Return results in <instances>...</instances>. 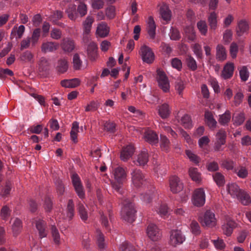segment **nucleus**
I'll list each match as a JSON object with an SVG mask.
<instances>
[{
	"label": "nucleus",
	"instance_id": "f257e3e1",
	"mask_svg": "<svg viewBox=\"0 0 251 251\" xmlns=\"http://www.w3.org/2000/svg\"><path fill=\"white\" fill-rule=\"evenodd\" d=\"M132 182L137 188L142 187L144 190L152 191L154 189L151 183L144 179V176L139 170L135 169L131 173Z\"/></svg>",
	"mask_w": 251,
	"mask_h": 251
},
{
	"label": "nucleus",
	"instance_id": "f03ea898",
	"mask_svg": "<svg viewBox=\"0 0 251 251\" xmlns=\"http://www.w3.org/2000/svg\"><path fill=\"white\" fill-rule=\"evenodd\" d=\"M115 181H112V187L116 191L119 192L123 184L126 180L127 174L125 169L121 167H118L113 170Z\"/></svg>",
	"mask_w": 251,
	"mask_h": 251
},
{
	"label": "nucleus",
	"instance_id": "7ed1b4c3",
	"mask_svg": "<svg viewBox=\"0 0 251 251\" xmlns=\"http://www.w3.org/2000/svg\"><path fill=\"white\" fill-rule=\"evenodd\" d=\"M136 210L134 204L126 200L123 203V207L121 210V216L123 220L131 223L135 221Z\"/></svg>",
	"mask_w": 251,
	"mask_h": 251
},
{
	"label": "nucleus",
	"instance_id": "20e7f679",
	"mask_svg": "<svg viewBox=\"0 0 251 251\" xmlns=\"http://www.w3.org/2000/svg\"><path fill=\"white\" fill-rule=\"evenodd\" d=\"M199 221L203 227L211 228L217 224L215 214L210 210H206L202 216L200 217Z\"/></svg>",
	"mask_w": 251,
	"mask_h": 251
},
{
	"label": "nucleus",
	"instance_id": "39448f33",
	"mask_svg": "<svg viewBox=\"0 0 251 251\" xmlns=\"http://www.w3.org/2000/svg\"><path fill=\"white\" fill-rule=\"evenodd\" d=\"M159 87L164 92H167L169 91L170 84L168 78L165 73L158 69L157 70V76L156 78Z\"/></svg>",
	"mask_w": 251,
	"mask_h": 251
},
{
	"label": "nucleus",
	"instance_id": "423d86ee",
	"mask_svg": "<svg viewBox=\"0 0 251 251\" xmlns=\"http://www.w3.org/2000/svg\"><path fill=\"white\" fill-rule=\"evenodd\" d=\"M226 130L221 128L219 129L215 135V141L214 143V149L216 151H219L222 149V146L226 143Z\"/></svg>",
	"mask_w": 251,
	"mask_h": 251
},
{
	"label": "nucleus",
	"instance_id": "0eeeda50",
	"mask_svg": "<svg viewBox=\"0 0 251 251\" xmlns=\"http://www.w3.org/2000/svg\"><path fill=\"white\" fill-rule=\"evenodd\" d=\"M185 240L184 235L181 230L174 229L170 232L169 243L174 247L182 244Z\"/></svg>",
	"mask_w": 251,
	"mask_h": 251
},
{
	"label": "nucleus",
	"instance_id": "6e6552de",
	"mask_svg": "<svg viewBox=\"0 0 251 251\" xmlns=\"http://www.w3.org/2000/svg\"><path fill=\"white\" fill-rule=\"evenodd\" d=\"M139 53L143 61L147 63L151 64L154 59V53L151 49L146 45L142 46Z\"/></svg>",
	"mask_w": 251,
	"mask_h": 251
},
{
	"label": "nucleus",
	"instance_id": "1a4fd4ad",
	"mask_svg": "<svg viewBox=\"0 0 251 251\" xmlns=\"http://www.w3.org/2000/svg\"><path fill=\"white\" fill-rule=\"evenodd\" d=\"M205 201V196L203 189L198 188L195 190L193 196V203L197 207L204 205Z\"/></svg>",
	"mask_w": 251,
	"mask_h": 251
},
{
	"label": "nucleus",
	"instance_id": "9d476101",
	"mask_svg": "<svg viewBox=\"0 0 251 251\" xmlns=\"http://www.w3.org/2000/svg\"><path fill=\"white\" fill-rule=\"evenodd\" d=\"M71 178L76 194L80 199H83L84 197L85 193L79 176L77 174L74 173L71 176Z\"/></svg>",
	"mask_w": 251,
	"mask_h": 251
},
{
	"label": "nucleus",
	"instance_id": "9b49d317",
	"mask_svg": "<svg viewBox=\"0 0 251 251\" xmlns=\"http://www.w3.org/2000/svg\"><path fill=\"white\" fill-rule=\"evenodd\" d=\"M169 185L170 190L173 193H179L183 188V183L180 178L176 176H173L170 177Z\"/></svg>",
	"mask_w": 251,
	"mask_h": 251
},
{
	"label": "nucleus",
	"instance_id": "f8f14e48",
	"mask_svg": "<svg viewBox=\"0 0 251 251\" xmlns=\"http://www.w3.org/2000/svg\"><path fill=\"white\" fill-rule=\"evenodd\" d=\"M60 46L65 52L70 53L75 50V45L73 39L70 38H65L62 40Z\"/></svg>",
	"mask_w": 251,
	"mask_h": 251
},
{
	"label": "nucleus",
	"instance_id": "ddd939ff",
	"mask_svg": "<svg viewBox=\"0 0 251 251\" xmlns=\"http://www.w3.org/2000/svg\"><path fill=\"white\" fill-rule=\"evenodd\" d=\"M147 233L149 237L153 241L157 240L160 237V233L157 226L153 224H149Z\"/></svg>",
	"mask_w": 251,
	"mask_h": 251
},
{
	"label": "nucleus",
	"instance_id": "4468645a",
	"mask_svg": "<svg viewBox=\"0 0 251 251\" xmlns=\"http://www.w3.org/2000/svg\"><path fill=\"white\" fill-rule=\"evenodd\" d=\"M236 226L235 222L231 220L229 218L226 219V223L222 226V229L224 234L227 236H229L231 235L233 230Z\"/></svg>",
	"mask_w": 251,
	"mask_h": 251
},
{
	"label": "nucleus",
	"instance_id": "2eb2a0df",
	"mask_svg": "<svg viewBox=\"0 0 251 251\" xmlns=\"http://www.w3.org/2000/svg\"><path fill=\"white\" fill-rule=\"evenodd\" d=\"M134 148L131 145L124 147L121 152L120 158L124 161H127L133 154Z\"/></svg>",
	"mask_w": 251,
	"mask_h": 251
},
{
	"label": "nucleus",
	"instance_id": "dca6fc26",
	"mask_svg": "<svg viewBox=\"0 0 251 251\" xmlns=\"http://www.w3.org/2000/svg\"><path fill=\"white\" fill-rule=\"evenodd\" d=\"M59 45L58 43L54 42H47L42 44L41 51L44 53L53 52L59 48Z\"/></svg>",
	"mask_w": 251,
	"mask_h": 251
},
{
	"label": "nucleus",
	"instance_id": "f3484780",
	"mask_svg": "<svg viewBox=\"0 0 251 251\" xmlns=\"http://www.w3.org/2000/svg\"><path fill=\"white\" fill-rule=\"evenodd\" d=\"M234 66L233 63H226L222 72L221 76L225 79L231 78L233 74Z\"/></svg>",
	"mask_w": 251,
	"mask_h": 251
},
{
	"label": "nucleus",
	"instance_id": "a211bd4d",
	"mask_svg": "<svg viewBox=\"0 0 251 251\" xmlns=\"http://www.w3.org/2000/svg\"><path fill=\"white\" fill-rule=\"evenodd\" d=\"M147 31L150 38L154 39L156 35V25L152 16L149 17Z\"/></svg>",
	"mask_w": 251,
	"mask_h": 251
},
{
	"label": "nucleus",
	"instance_id": "6ab92c4d",
	"mask_svg": "<svg viewBox=\"0 0 251 251\" xmlns=\"http://www.w3.org/2000/svg\"><path fill=\"white\" fill-rule=\"evenodd\" d=\"M109 33V27L105 22H101L98 25L97 30V34L100 37L104 38L108 36Z\"/></svg>",
	"mask_w": 251,
	"mask_h": 251
},
{
	"label": "nucleus",
	"instance_id": "aec40b11",
	"mask_svg": "<svg viewBox=\"0 0 251 251\" xmlns=\"http://www.w3.org/2000/svg\"><path fill=\"white\" fill-rule=\"evenodd\" d=\"M226 189L228 193L233 198L239 197V194L242 191L238 185L234 183L228 184L226 186Z\"/></svg>",
	"mask_w": 251,
	"mask_h": 251
},
{
	"label": "nucleus",
	"instance_id": "412c9836",
	"mask_svg": "<svg viewBox=\"0 0 251 251\" xmlns=\"http://www.w3.org/2000/svg\"><path fill=\"white\" fill-rule=\"evenodd\" d=\"M249 29V25L245 20L240 21L236 29V34L238 36H241L244 33L247 32Z\"/></svg>",
	"mask_w": 251,
	"mask_h": 251
},
{
	"label": "nucleus",
	"instance_id": "4be33fe9",
	"mask_svg": "<svg viewBox=\"0 0 251 251\" xmlns=\"http://www.w3.org/2000/svg\"><path fill=\"white\" fill-rule=\"evenodd\" d=\"M36 227L39 231V236L41 238L46 237L47 231L46 230V223L42 220H38L36 221Z\"/></svg>",
	"mask_w": 251,
	"mask_h": 251
},
{
	"label": "nucleus",
	"instance_id": "5701e85b",
	"mask_svg": "<svg viewBox=\"0 0 251 251\" xmlns=\"http://www.w3.org/2000/svg\"><path fill=\"white\" fill-rule=\"evenodd\" d=\"M68 69V62L65 58H60L57 62L56 69L60 74L65 73Z\"/></svg>",
	"mask_w": 251,
	"mask_h": 251
},
{
	"label": "nucleus",
	"instance_id": "b1692460",
	"mask_svg": "<svg viewBox=\"0 0 251 251\" xmlns=\"http://www.w3.org/2000/svg\"><path fill=\"white\" fill-rule=\"evenodd\" d=\"M205 122L211 129H214L217 126V121L214 119L211 112L206 111L204 114Z\"/></svg>",
	"mask_w": 251,
	"mask_h": 251
},
{
	"label": "nucleus",
	"instance_id": "393cba45",
	"mask_svg": "<svg viewBox=\"0 0 251 251\" xmlns=\"http://www.w3.org/2000/svg\"><path fill=\"white\" fill-rule=\"evenodd\" d=\"M98 46L94 42H90L87 47V52L89 57L91 60H95L98 55Z\"/></svg>",
	"mask_w": 251,
	"mask_h": 251
},
{
	"label": "nucleus",
	"instance_id": "a878e982",
	"mask_svg": "<svg viewBox=\"0 0 251 251\" xmlns=\"http://www.w3.org/2000/svg\"><path fill=\"white\" fill-rule=\"evenodd\" d=\"M80 80L78 78L72 79H64L61 81V85L62 87L66 88H75L80 84Z\"/></svg>",
	"mask_w": 251,
	"mask_h": 251
},
{
	"label": "nucleus",
	"instance_id": "bb28decb",
	"mask_svg": "<svg viewBox=\"0 0 251 251\" xmlns=\"http://www.w3.org/2000/svg\"><path fill=\"white\" fill-rule=\"evenodd\" d=\"M145 140L151 144H155L158 142V138L157 134L151 130L145 133Z\"/></svg>",
	"mask_w": 251,
	"mask_h": 251
},
{
	"label": "nucleus",
	"instance_id": "cd10ccee",
	"mask_svg": "<svg viewBox=\"0 0 251 251\" xmlns=\"http://www.w3.org/2000/svg\"><path fill=\"white\" fill-rule=\"evenodd\" d=\"M216 59L219 61H224L226 58V53L225 48L221 44L216 47Z\"/></svg>",
	"mask_w": 251,
	"mask_h": 251
},
{
	"label": "nucleus",
	"instance_id": "c85d7f7f",
	"mask_svg": "<svg viewBox=\"0 0 251 251\" xmlns=\"http://www.w3.org/2000/svg\"><path fill=\"white\" fill-rule=\"evenodd\" d=\"M94 20L92 16H88L85 20L83 23V34L87 36L90 33L92 25L94 22Z\"/></svg>",
	"mask_w": 251,
	"mask_h": 251
},
{
	"label": "nucleus",
	"instance_id": "c756f323",
	"mask_svg": "<svg viewBox=\"0 0 251 251\" xmlns=\"http://www.w3.org/2000/svg\"><path fill=\"white\" fill-rule=\"evenodd\" d=\"M76 10V5L75 4H70L66 8L65 12L71 20L75 21L77 18Z\"/></svg>",
	"mask_w": 251,
	"mask_h": 251
},
{
	"label": "nucleus",
	"instance_id": "7c9ffc66",
	"mask_svg": "<svg viewBox=\"0 0 251 251\" xmlns=\"http://www.w3.org/2000/svg\"><path fill=\"white\" fill-rule=\"evenodd\" d=\"M63 13L60 10H55L53 12L52 15L50 16V21L55 25H57L60 26L63 25L61 23L58 22V21L61 19L63 17Z\"/></svg>",
	"mask_w": 251,
	"mask_h": 251
},
{
	"label": "nucleus",
	"instance_id": "2f4dec72",
	"mask_svg": "<svg viewBox=\"0 0 251 251\" xmlns=\"http://www.w3.org/2000/svg\"><path fill=\"white\" fill-rule=\"evenodd\" d=\"M160 14L164 20L170 21L171 19V11L168 6L163 3L160 8Z\"/></svg>",
	"mask_w": 251,
	"mask_h": 251
},
{
	"label": "nucleus",
	"instance_id": "473e14b6",
	"mask_svg": "<svg viewBox=\"0 0 251 251\" xmlns=\"http://www.w3.org/2000/svg\"><path fill=\"white\" fill-rule=\"evenodd\" d=\"M149 161V155L147 151L144 150L138 154L137 161L140 166H144Z\"/></svg>",
	"mask_w": 251,
	"mask_h": 251
},
{
	"label": "nucleus",
	"instance_id": "72a5a7b5",
	"mask_svg": "<svg viewBox=\"0 0 251 251\" xmlns=\"http://www.w3.org/2000/svg\"><path fill=\"white\" fill-rule=\"evenodd\" d=\"M170 112L169 106L167 103H164L159 107L158 113L162 119L168 118L170 114Z\"/></svg>",
	"mask_w": 251,
	"mask_h": 251
},
{
	"label": "nucleus",
	"instance_id": "f704fd0d",
	"mask_svg": "<svg viewBox=\"0 0 251 251\" xmlns=\"http://www.w3.org/2000/svg\"><path fill=\"white\" fill-rule=\"evenodd\" d=\"M79 124L75 121L72 124L71 131L70 132V136L71 140L75 143H76L77 140V132H78Z\"/></svg>",
	"mask_w": 251,
	"mask_h": 251
},
{
	"label": "nucleus",
	"instance_id": "c9c22d12",
	"mask_svg": "<svg viewBox=\"0 0 251 251\" xmlns=\"http://www.w3.org/2000/svg\"><path fill=\"white\" fill-rule=\"evenodd\" d=\"M19 60L24 63L33 62V54L30 51L26 50L20 55Z\"/></svg>",
	"mask_w": 251,
	"mask_h": 251
},
{
	"label": "nucleus",
	"instance_id": "e433bc0d",
	"mask_svg": "<svg viewBox=\"0 0 251 251\" xmlns=\"http://www.w3.org/2000/svg\"><path fill=\"white\" fill-rule=\"evenodd\" d=\"M231 119L230 112L226 110L223 114L219 115V123L222 126H225L230 122Z\"/></svg>",
	"mask_w": 251,
	"mask_h": 251
},
{
	"label": "nucleus",
	"instance_id": "4c0bfd02",
	"mask_svg": "<svg viewBox=\"0 0 251 251\" xmlns=\"http://www.w3.org/2000/svg\"><path fill=\"white\" fill-rule=\"evenodd\" d=\"M50 63L49 60L45 57L40 58L39 61V69L40 71H47L49 70Z\"/></svg>",
	"mask_w": 251,
	"mask_h": 251
},
{
	"label": "nucleus",
	"instance_id": "58836bf2",
	"mask_svg": "<svg viewBox=\"0 0 251 251\" xmlns=\"http://www.w3.org/2000/svg\"><path fill=\"white\" fill-rule=\"evenodd\" d=\"M75 213V205L73 200L70 199L68 201L66 209L67 217L69 220L73 219Z\"/></svg>",
	"mask_w": 251,
	"mask_h": 251
},
{
	"label": "nucleus",
	"instance_id": "ea45409f",
	"mask_svg": "<svg viewBox=\"0 0 251 251\" xmlns=\"http://www.w3.org/2000/svg\"><path fill=\"white\" fill-rule=\"evenodd\" d=\"M245 119V114L243 113L234 114L232 116L233 124L236 126L242 125L244 123Z\"/></svg>",
	"mask_w": 251,
	"mask_h": 251
},
{
	"label": "nucleus",
	"instance_id": "a19ab883",
	"mask_svg": "<svg viewBox=\"0 0 251 251\" xmlns=\"http://www.w3.org/2000/svg\"><path fill=\"white\" fill-rule=\"evenodd\" d=\"M185 60L187 66L190 70L194 71L197 69V64L193 57L187 55Z\"/></svg>",
	"mask_w": 251,
	"mask_h": 251
},
{
	"label": "nucleus",
	"instance_id": "79ce46f5",
	"mask_svg": "<svg viewBox=\"0 0 251 251\" xmlns=\"http://www.w3.org/2000/svg\"><path fill=\"white\" fill-rule=\"evenodd\" d=\"M237 199L245 205H247L251 202V198L250 195L243 190L239 194V197H237Z\"/></svg>",
	"mask_w": 251,
	"mask_h": 251
},
{
	"label": "nucleus",
	"instance_id": "37998d69",
	"mask_svg": "<svg viewBox=\"0 0 251 251\" xmlns=\"http://www.w3.org/2000/svg\"><path fill=\"white\" fill-rule=\"evenodd\" d=\"M189 175L193 181L199 183L201 181V174L198 172L197 168H191L189 170Z\"/></svg>",
	"mask_w": 251,
	"mask_h": 251
},
{
	"label": "nucleus",
	"instance_id": "c03bdc74",
	"mask_svg": "<svg viewBox=\"0 0 251 251\" xmlns=\"http://www.w3.org/2000/svg\"><path fill=\"white\" fill-rule=\"evenodd\" d=\"M77 210L81 220L86 221L88 218V213L84 205L79 202L77 205Z\"/></svg>",
	"mask_w": 251,
	"mask_h": 251
},
{
	"label": "nucleus",
	"instance_id": "a18cd8bd",
	"mask_svg": "<svg viewBox=\"0 0 251 251\" xmlns=\"http://www.w3.org/2000/svg\"><path fill=\"white\" fill-rule=\"evenodd\" d=\"M217 14L215 12H211L208 17V22L210 28L215 30L217 26Z\"/></svg>",
	"mask_w": 251,
	"mask_h": 251
},
{
	"label": "nucleus",
	"instance_id": "49530a36",
	"mask_svg": "<svg viewBox=\"0 0 251 251\" xmlns=\"http://www.w3.org/2000/svg\"><path fill=\"white\" fill-rule=\"evenodd\" d=\"M97 243L99 249L100 250H103L104 249L105 244L104 243V237L103 234L101 232V231L97 229Z\"/></svg>",
	"mask_w": 251,
	"mask_h": 251
},
{
	"label": "nucleus",
	"instance_id": "de8ad7c7",
	"mask_svg": "<svg viewBox=\"0 0 251 251\" xmlns=\"http://www.w3.org/2000/svg\"><path fill=\"white\" fill-rule=\"evenodd\" d=\"M22 228V221L19 219H16L12 225V230L15 236L17 235L21 231Z\"/></svg>",
	"mask_w": 251,
	"mask_h": 251
},
{
	"label": "nucleus",
	"instance_id": "09e8293b",
	"mask_svg": "<svg viewBox=\"0 0 251 251\" xmlns=\"http://www.w3.org/2000/svg\"><path fill=\"white\" fill-rule=\"evenodd\" d=\"M12 183L10 181H7L5 183L4 187L1 190L0 192V196L2 198L7 197L9 194L12 188Z\"/></svg>",
	"mask_w": 251,
	"mask_h": 251
},
{
	"label": "nucleus",
	"instance_id": "8fccbe9b",
	"mask_svg": "<svg viewBox=\"0 0 251 251\" xmlns=\"http://www.w3.org/2000/svg\"><path fill=\"white\" fill-rule=\"evenodd\" d=\"M215 182L219 186H223L225 183V177L220 173L217 172L213 175Z\"/></svg>",
	"mask_w": 251,
	"mask_h": 251
},
{
	"label": "nucleus",
	"instance_id": "3c124183",
	"mask_svg": "<svg viewBox=\"0 0 251 251\" xmlns=\"http://www.w3.org/2000/svg\"><path fill=\"white\" fill-rule=\"evenodd\" d=\"M73 68L75 70H79L80 69L82 62L77 53H75L73 58Z\"/></svg>",
	"mask_w": 251,
	"mask_h": 251
},
{
	"label": "nucleus",
	"instance_id": "603ef678",
	"mask_svg": "<svg viewBox=\"0 0 251 251\" xmlns=\"http://www.w3.org/2000/svg\"><path fill=\"white\" fill-rule=\"evenodd\" d=\"M52 236L55 244L58 245L60 244V235L58 229L55 226H52L51 227Z\"/></svg>",
	"mask_w": 251,
	"mask_h": 251
},
{
	"label": "nucleus",
	"instance_id": "864d4df0",
	"mask_svg": "<svg viewBox=\"0 0 251 251\" xmlns=\"http://www.w3.org/2000/svg\"><path fill=\"white\" fill-rule=\"evenodd\" d=\"M181 124L185 128H190L192 127L190 117L187 114L184 115L181 119Z\"/></svg>",
	"mask_w": 251,
	"mask_h": 251
},
{
	"label": "nucleus",
	"instance_id": "5fc2aeb1",
	"mask_svg": "<svg viewBox=\"0 0 251 251\" xmlns=\"http://www.w3.org/2000/svg\"><path fill=\"white\" fill-rule=\"evenodd\" d=\"M105 16L109 19H113L116 15L115 7L114 6L110 5L105 9Z\"/></svg>",
	"mask_w": 251,
	"mask_h": 251
},
{
	"label": "nucleus",
	"instance_id": "6e6d98bb",
	"mask_svg": "<svg viewBox=\"0 0 251 251\" xmlns=\"http://www.w3.org/2000/svg\"><path fill=\"white\" fill-rule=\"evenodd\" d=\"M99 106V102L98 101L92 100L85 107V111L86 112L95 111Z\"/></svg>",
	"mask_w": 251,
	"mask_h": 251
},
{
	"label": "nucleus",
	"instance_id": "4d7b16f0",
	"mask_svg": "<svg viewBox=\"0 0 251 251\" xmlns=\"http://www.w3.org/2000/svg\"><path fill=\"white\" fill-rule=\"evenodd\" d=\"M170 145V141L166 136L160 135V146L163 150L167 151Z\"/></svg>",
	"mask_w": 251,
	"mask_h": 251
},
{
	"label": "nucleus",
	"instance_id": "13d9d810",
	"mask_svg": "<svg viewBox=\"0 0 251 251\" xmlns=\"http://www.w3.org/2000/svg\"><path fill=\"white\" fill-rule=\"evenodd\" d=\"M192 50L198 58L201 59L202 58V50L201 46L199 44H194L192 46Z\"/></svg>",
	"mask_w": 251,
	"mask_h": 251
},
{
	"label": "nucleus",
	"instance_id": "bf43d9fd",
	"mask_svg": "<svg viewBox=\"0 0 251 251\" xmlns=\"http://www.w3.org/2000/svg\"><path fill=\"white\" fill-rule=\"evenodd\" d=\"M77 11L81 17L86 15L87 12L86 4L83 2H80L77 8Z\"/></svg>",
	"mask_w": 251,
	"mask_h": 251
},
{
	"label": "nucleus",
	"instance_id": "052dcab7",
	"mask_svg": "<svg viewBox=\"0 0 251 251\" xmlns=\"http://www.w3.org/2000/svg\"><path fill=\"white\" fill-rule=\"evenodd\" d=\"M55 184L58 194L60 195H63L65 192V187L62 181L59 178L57 179L55 182Z\"/></svg>",
	"mask_w": 251,
	"mask_h": 251
},
{
	"label": "nucleus",
	"instance_id": "680f3d73",
	"mask_svg": "<svg viewBox=\"0 0 251 251\" xmlns=\"http://www.w3.org/2000/svg\"><path fill=\"white\" fill-rule=\"evenodd\" d=\"M91 6L93 9L99 10L103 8L104 5V0H91Z\"/></svg>",
	"mask_w": 251,
	"mask_h": 251
},
{
	"label": "nucleus",
	"instance_id": "e2e57ef3",
	"mask_svg": "<svg viewBox=\"0 0 251 251\" xmlns=\"http://www.w3.org/2000/svg\"><path fill=\"white\" fill-rule=\"evenodd\" d=\"M212 242L217 250H222L226 247V244L224 240L220 238H218L216 240H213Z\"/></svg>",
	"mask_w": 251,
	"mask_h": 251
},
{
	"label": "nucleus",
	"instance_id": "0e129e2a",
	"mask_svg": "<svg viewBox=\"0 0 251 251\" xmlns=\"http://www.w3.org/2000/svg\"><path fill=\"white\" fill-rule=\"evenodd\" d=\"M197 27L201 34L205 35L207 32V26L204 21H200L197 23Z\"/></svg>",
	"mask_w": 251,
	"mask_h": 251
},
{
	"label": "nucleus",
	"instance_id": "69168bd1",
	"mask_svg": "<svg viewBox=\"0 0 251 251\" xmlns=\"http://www.w3.org/2000/svg\"><path fill=\"white\" fill-rule=\"evenodd\" d=\"M185 88L184 82L179 79L177 80L175 83V89L179 95L182 96V92Z\"/></svg>",
	"mask_w": 251,
	"mask_h": 251
},
{
	"label": "nucleus",
	"instance_id": "338daca9",
	"mask_svg": "<svg viewBox=\"0 0 251 251\" xmlns=\"http://www.w3.org/2000/svg\"><path fill=\"white\" fill-rule=\"evenodd\" d=\"M40 32L41 30L38 28H36L33 31L31 38L30 39L32 46H35L37 43L40 36Z\"/></svg>",
	"mask_w": 251,
	"mask_h": 251
},
{
	"label": "nucleus",
	"instance_id": "774afa93",
	"mask_svg": "<svg viewBox=\"0 0 251 251\" xmlns=\"http://www.w3.org/2000/svg\"><path fill=\"white\" fill-rule=\"evenodd\" d=\"M120 250V251H136L134 247L127 242L124 243L121 245Z\"/></svg>",
	"mask_w": 251,
	"mask_h": 251
}]
</instances>
